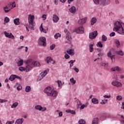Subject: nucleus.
Returning <instances> with one entry per match:
<instances>
[{
    "label": "nucleus",
    "instance_id": "f257e3e1",
    "mask_svg": "<svg viewBox=\"0 0 124 124\" xmlns=\"http://www.w3.org/2000/svg\"><path fill=\"white\" fill-rule=\"evenodd\" d=\"M34 16L30 15V17L28 18L29 25H25V28L27 32H29L30 31L29 29H30V30H34V27L35 26V22H34Z\"/></svg>",
    "mask_w": 124,
    "mask_h": 124
},
{
    "label": "nucleus",
    "instance_id": "f03ea898",
    "mask_svg": "<svg viewBox=\"0 0 124 124\" xmlns=\"http://www.w3.org/2000/svg\"><path fill=\"white\" fill-rule=\"evenodd\" d=\"M123 23H121L120 21H116L114 23V28H113V31L116 30V31L121 34V35H124V28H123Z\"/></svg>",
    "mask_w": 124,
    "mask_h": 124
},
{
    "label": "nucleus",
    "instance_id": "7ed1b4c3",
    "mask_svg": "<svg viewBox=\"0 0 124 124\" xmlns=\"http://www.w3.org/2000/svg\"><path fill=\"white\" fill-rule=\"evenodd\" d=\"M45 93L48 96H52V97H57L58 96V92L54 90L51 87L48 86L44 90Z\"/></svg>",
    "mask_w": 124,
    "mask_h": 124
},
{
    "label": "nucleus",
    "instance_id": "20e7f679",
    "mask_svg": "<svg viewBox=\"0 0 124 124\" xmlns=\"http://www.w3.org/2000/svg\"><path fill=\"white\" fill-rule=\"evenodd\" d=\"M14 7H16V4H15V1H13V2H10L8 4V6H6L3 8V9L5 12V13H8L11 9L14 8Z\"/></svg>",
    "mask_w": 124,
    "mask_h": 124
},
{
    "label": "nucleus",
    "instance_id": "39448f33",
    "mask_svg": "<svg viewBox=\"0 0 124 124\" xmlns=\"http://www.w3.org/2000/svg\"><path fill=\"white\" fill-rule=\"evenodd\" d=\"M49 69H47L41 72L38 78V81H41L43 78H44V77H45V76L48 74V72H49Z\"/></svg>",
    "mask_w": 124,
    "mask_h": 124
},
{
    "label": "nucleus",
    "instance_id": "423d86ee",
    "mask_svg": "<svg viewBox=\"0 0 124 124\" xmlns=\"http://www.w3.org/2000/svg\"><path fill=\"white\" fill-rule=\"evenodd\" d=\"M38 45L40 46H43V47H46V38L44 37H40L38 41Z\"/></svg>",
    "mask_w": 124,
    "mask_h": 124
},
{
    "label": "nucleus",
    "instance_id": "0eeeda50",
    "mask_svg": "<svg viewBox=\"0 0 124 124\" xmlns=\"http://www.w3.org/2000/svg\"><path fill=\"white\" fill-rule=\"evenodd\" d=\"M111 3V0H100L99 5L101 6H106V5H109Z\"/></svg>",
    "mask_w": 124,
    "mask_h": 124
},
{
    "label": "nucleus",
    "instance_id": "6e6552de",
    "mask_svg": "<svg viewBox=\"0 0 124 124\" xmlns=\"http://www.w3.org/2000/svg\"><path fill=\"white\" fill-rule=\"evenodd\" d=\"M98 34L97 31H95L89 33V38L90 39H94L96 38Z\"/></svg>",
    "mask_w": 124,
    "mask_h": 124
},
{
    "label": "nucleus",
    "instance_id": "1a4fd4ad",
    "mask_svg": "<svg viewBox=\"0 0 124 124\" xmlns=\"http://www.w3.org/2000/svg\"><path fill=\"white\" fill-rule=\"evenodd\" d=\"M111 85L114 87H116L117 88H122V87H123V84H122V83L117 80H114L111 82Z\"/></svg>",
    "mask_w": 124,
    "mask_h": 124
},
{
    "label": "nucleus",
    "instance_id": "9d476101",
    "mask_svg": "<svg viewBox=\"0 0 124 124\" xmlns=\"http://www.w3.org/2000/svg\"><path fill=\"white\" fill-rule=\"evenodd\" d=\"M76 32H77V33H84V28H83V26H80L76 30Z\"/></svg>",
    "mask_w": 124,
    "mask_h": 124
},
{
    "label": "nucleus",
    "instance_id": "9b49d317",
    "mask_svg": "<svg viewBox=\"0 0 124 124\" xmlns=\"http://www.w3.org/2000/svg\"><path fill=\"white\" fill-rule=\"evenodd\" d=\"M46 62L47 63H50H50H52V64H55V63L56 62V61L53 60V59H52V57L50 56L46 57Z\"/></svg>",
    "mask_w": 124,
    "mask_h": 124
},
{
    "label": "nucleus",
    "instance_id": "f8f14e48",
    "mask_svg": "<svg viewBox=\"0 0 124 124\" xmlns=\"http://www.w3.org/2000/svg\"><path fill=\"white\" fill-rule=\"evenodd\" d=\"M52 20L54 23H58V22H59V20H60V18L59 16H57L56 14H54L53 15Z\"/></svg>",
    "mask_w": 124,
    "mask_h": 124
},
{
    "label": "nucleus",
    "instance_id": "ddd939ff",
    "mask_svg": "<svg viewBox=\"0 0 124 124\" xmlns=\"http://www.w3.org/2000/svg\"><path fill=\"white\" fill-rule=\"evenodd\" d=\"M87 22V17H85L82 19H80L78 21V23L79 25H84L85 23Z\"/></svg>",
    "mask_w": 124,
    "mask_h": 124
},
{
    "label": "nucleus",
    "instance_id": "4468645a",
    "mask_svg": "<svg viewBox=\"0 0 124 124\" xmlns=\"http://www.w3.org/2000/svg\"><path fill=\"white\" fill-rule=\"evenodd\" d=\"M111 71H122V69L119 66H115L111 69Z\"/></svg>",
    "mask_w": 124,
    "mask_h": 124
},
{
    "label": "nucleus",
    "instance_id": "2eb2a0df",
    "mask_svg": "<svg viewBox=\"0 0 124 124\" xmlns=\"http://www.w3.org/2000/svg\"><path fill=\"white\" fill-rule=\"evenodd\" d=\"M25 68L26 72H30V71L32 69V67L30 64H27Z\"/></svg>",
    "mask_w": 124,
    "mask_h": 124
},
{
    "label": "nucleus",
    "instance_id": "dca6fc26",
    "mask_svg": "<svg viewBox=\"0 0 124 124\" xmlns=\"http://www.w3.org/2000/svg\"><path fill=\"white\" fill-rule=\"evenodd\" d=\"M24 123V119H18L16 120L15 124H22Z\"/></svg>",
    "mask_w": 124,
    "mask_h": 124
},
{
    "label": "nucleus",
    "instance_id": "f3484780",
    "mask_svg": "<svg viewBox=\"0 0 124 124\" xmlns=\"http://www.w3.org/2000/svg\"><path fill=\"white\" fill-rule=\"evenodd\" d=\"M66 38L69 41H71L72 40V38L71 37V34H70V32H67V33L66 34Z\"/></svg>",
    "mask_w": 124,
    "mask_h": 124
},
{
    "label": "nucleus",
    "instance_id": "a211bd4d",
    "mask_svg": "<svg viewBox=\"0 0 124 124\" xmlns=\"http://www.w3.org/2000/svg\"><path fill=\"white\" fill-rule=\"evenodd\" d=\"M70 13L72 14H74L76 12V8L75 6H72L69 9Z\"/></svg>",
    "mask_w": 124,
    "mask_h": 124
},
{
    "label": "nucleus",
    "instance_id": "6ab92c4d",
    "mask_svg": "<svg viewBox=\"0 0 124 124\" xmlns=\"http://www.w3.org/2000/svg\"><path fill=\"white\" fill-rule=\"evenodd\" d=\"M14 23L16 26L20 25V18H16L14 20Z\"/></svg>",
    "mask_w": 124,
    "mask_h": 124
},
{
    "label": "nucleus",
    "instance_id": "aec40b11",
    "mask_svg": "<svg viewBox=\"0 0 124 124\" xmlns=\"http://www.w3.org/2000/svg\"><path fill=\"white\" fill-rule=\"evenodd\" d=\"M67 53L71 55V56H74V55L75 54L74 53V49H70L69 50H67Z\"/></svg>",
    "mask_w": 124,
    "mask_h": 124
},
{
    "label": "nucleus",
    "instance_id": "412c9836",
    "mask_svg": "<svg viewBox=\"0 0 124 124\" xmlns=\"http://www.w3.org/2000/svg\"><path fill=\"white\" fill-rule=\"evenodd\" d=\"M96 21H97V19H96V18H95V17L92 18V19L91 21V26H93V24H95V23H96Z\"/></svg>",
    "mask_w": 124,
    "mask_h": 124
},
{
    "label": "nucleus",
    "instance_id": "4be33fe9",
    "mask_svg": "<svg viewBox=\"0 0 124 124\" xmlns=\"http://www.w3.org/2000/svg\"><path fill=\"white\" fill-rule=\"evenodd\" d=\"M25 63H27V64H30V65H32V60L31 59H29L27 61H25Z\"/></svg>",
    "mask_w": 124,
    "mask_h": 124
},
{
    "label": "nucleus",
    "instance_id": "5701e85b",
    "mask_svg": "<svg viewBox=\"0 0 124 124\" xmlns=\"http://www.w3.org/2000/svg\"><path fill=\"white\" fill-rule=\"evenodd\" d=\"M92 102L93 104H98V100L95 98H92Z\"/></svg>",
    "mask_w": 124,
    "mask_h": 124
},
{
    "label": "nucleus",
    "instance_id": "b1692460",
    "mask_svg": "<svg viewBox=\"0 0 124 124\" xmlns=\"http://www.w3.org/2000/svg\"><path fill=\"white\" fill-rule=\"evenodd\" d=\"M98 124V118H94L92 121V124Z\"/></svg>",
    "mask_w": 124,
    "mask_h": 124
},
{
    "label": "nucleus",
    "instance_id": "393cba45",
    "mask_svg": "<svg viewBox=\"0 0 124 124\" xmlns=\"http://www.w3.org/2000/svg\"><path fill=\"white\" fill-rule=\"evenodd\" d=\"M16 75H12L10 76L9 79L10 80V81H14L16 79Z\"/></svg>",
    "mask_w": 124,
    "mask_h": 124
},
{
    "label": "nucleus",
    "instance_id": "a878e982",
    "mask_svg": "<svg viewBox=\"0 0 124 124\" xmlns=\"http://www.w3.org/2000/svg\"><path fill=\"white\" fill-rule=\"evenodd\" d=\"M24 63V60H20L17 62V66H22L23 65V64Z\"/></svg>",
    "mask_w": 124,
    "mask_h": 124
},
{
    "label": "nucleus",
    "instance_id": "bb28decb",
    "mask_svg": "<svg viewBox=\"0 0 124 124\" xmlns=\"http://www.w3.org/2000/svg\"><path fill=\"white\" fill-rule=\"evenodd\" d=\"M32 65H33V66H39L40 64L39 63V62L36 61L32 62Z\"/></svg>",
    "mask_w": 124,
    "mask_h": 124
},
{
    "label": "nucleus",
    "instance_id": "cd10ccee",
    "mask_svg": "<svg viewBox=\"0 0 124 124\" xmlns=\"http://www.w3.org/2000/svg\"><path fill=\"white\" fill-rule=\"evenodd\" d=\"M116 54L117 55H119L120 56H124V51L123 50H120L119 51H116Z\"/></svg>",
    "mask_w": 124,
    "mask_h": 124
},
{
    "label": "nucleus",
    "instance_id": "c85d7f7f",
    "mask_svg": "<svg viewBox=\"0 0 124 124\" xmlns=\"http://www.w3.org/2000/svg\"><path fill=\"white\" fill-rule=\"evenodd\" d=\"M42 108V107L40 105H36L35 106V109H36V110H38L39 111H41Z\"/></svg>",
    "mask_w": 124,
    "mask_h": 124
},
{
    "label": "nucleus",
    "instance_id": "c756f323",
    "mask_svg": "<svg viewBox=\"0 0 124 124\" xmlns=\"http://www.w3.org/2000/svg\"><path fill=\"white\" fill-rule=\"evenodd\" d=\"M96 45L97 47H100V48H102L103 47V44H102L101 41L98 42Z\"/></svg>",
    "mask_w": 124,
    "mask_h": 124
},
{
    "label": "nucleus",
    "instance_id": "7c9ffc66",
    "mask_svg": "<svg viewBox=\"0 0 124 124\" xmlns=\"http://www.w3.org/2000/svg\"><path fill=\"white\" fill-rule=\"evenodd\" d=\"M31 86H26L25 88V92L26 93H30V92H31Z\"/></svg>",
    "mask_w": 124,
    "mask_h": 124
},
{
    "label": "nucleus",
    "instance_id": "2f4dec72",
    "mask_svg": "<svg viewBox=\"0 0 124 124\" xmlns=\"http://www.w3.org/2000/svg\"><path fill=\"white\" fill-rule=\"evenodd\" d=\"M107 102H108V99H102L100 103L102 105H104V104H106Z\"/></svg>",
    "mask_w": 124,
    "mask_h": 124
},
{
    "label": "nucleus",
    "instance_id": "473e14b6",
    "mask_svg": "<svg viewBox=\"0 0 124 124\" xmlns=\"http://www.w3.org/2000/svg\"><path fill=\"white\" fill-rule=\"evenodd\" d=\"M61 35L60 33H56L54 35V38H55V39H58L59 37H61Z\"/></svg>",
    "mask_w": 124,
    "mask_h": 124
},
{
    "label": "nucleus",
    "instance_id": "72a5a7b5",
    "mask_svg": "<svg viewBox=\"0 0 124 124\" xmlns=\"http://www.w3.org/2000/svg\"><path fill=\"white\" fill-rule=\"evenodd\" d=\"M70 83H73V85H75L76 83V80L74 79V78H71L70 79Z\"/></svg>",
    "mask_w": 124,
    "mask_h": 124
},
{
    "label": "nucleus",
    "instance_id": "f704fd0d",
    "mask_svg": "<svg viewBox=\"0 0 124 124\" xmlns=\"http://www.w3.org/2000/svg\"><path fill=\"white\" fill-rule=\"evenodd\" d=\"M79 124H86V121L83 119H80L78 121Z\"/></svg>",
    "mask_w": 124,
    "mask_h": 124
},
{
    "label": "nucleus",
    "instance_id": "c9c22d12",
    "mask_svg": "<svg viewBox=\"0 0 124 124\" xmlns=\"http://www.w3.org/2000/svg\"><path fill=\"white\" fill-rule=\"evenodd\" d=\"M90 48V52L92 53V52H93V45L91 44L89 46Z\"/></svg>",
    "mask_w": 124,
    "mask_h": 124
},
{
    "label": "nucleus",
    "instance_id": "e433bc0d",
    "mask_svg": "<svg viewBox=\"0 0 124 124\" xmlns=\"http://www.w3.org/2000/svg\"><path fill=\"white\" fill-rule=\"evenodd\" d=\"M93 1L96 5H99V4H100V0H93Z\"/></svg>",
    "mask_w": 124,
    "mask_h": 124
},
{
    "label": "nucleus",
    "instance_id": "4c0bfd02",
    "mask_svg": "<svg viewBox=\"0 0 124 124\" xmlns=\"http://www.w3.org/2000/svg\"><path fill=\"white\" fill-rule=\"evenodd\" d=\"M102 40L104 42L107 41V37L105 36V35H103L102 36Z\"/></svg>",
    "mask_w": 124,
    "mask_h": 124
},
{
    "label": "nucleus",
    "instance_id": "58836bf2",
    "mask_svg": "<svg viewBox=\"0 0 124 124\" xmlns=\"http://www.w3.org/2000/svg\"><path fill=\"white\" fill-rule=\"evenodd\" d=\"M18 102L14 103L11 106V108H16L18 106Z\"/></svg>",
    "mask_w": 124,
    "mask_h": 124
},
{
    "label": "nucleus",
    "instance_id": "ea45409f",
    "mask_svg": "<svg viewBox=\"0 0 124 124\" xmlns=\"http://www.w3.org/2000/svg\"><path fill=\"white\" fill-rule=\"evenodd\" d=\"M108 63H104V62H101V65L102 66H104V67H108Z\"/></svg>",
    "mask_w": 124,
    "mask_h": 124
},
{
    "label": "nucleus",
    "instance_id": "a19ab883",
    "mask_svg": "<svg viewBox=\"0 0 124 124\" xmlns=\"http://www.w3.org/2000/svg\"><path fill=\"white\" fill-rule=\"evenodd\" d=\"M57 83L58 84L59 88H61V87H62V81L58 80Z\"/></svg>",
    "mask_w": 124,
    "mask_h": 124
},
{
    "label": "nucleus",
    "instance_id": "79ce46f5",
    "mask_svg": "<svg viewBox=\"0 0 124 124\" xmlns=\"http://www.w3.org/2000/svg\"><path fill=\"white\" fill-rule=\"evenodd\" d=\"M10 21L9 18H8V17H5L4 18V23H9Z\"/></svg>",
    "mask_w": 124,
    "mask_h": 124
},
{
    "label": "nucleus",
    "instance_id": "37998d69",
    "mask_svg": "<svg viewBox=\"0 0 124 124\" xmlns=\"http://www.w3.org/2000/svg\"><path fill=\"white\" fill-rule=\"evenodd\" d=\"M8 38H12V39H14L15 38L14 37V35L12 34V33H10L9 35Z\"/></svg>",
    "mask_w": 124,
    "mask_h": 124
},
{
    "label": "nucleus",
    "instance_id": "c03bdc74",
    "mask_svg": "<svg viewBox=\"0 0 124 124\" xmlns=\"http://www.w3.org/2000/svg\"><path fill=\"white\" fill-rule=\"evenodd\" d=\"M56 47V45L55 44H52L50 46V50H54Z\"/></svg>",
    "mask_w": 124,
    "mask_h": 124
},
{
    "label": "nucleus",
    "instance_id": "a18cd8bd",
    "mask_svg": "<svg viewBox=\"0 0 124 124\" xmlns=\"http://www.w3.org/2000/svg\"><path fill=\"white\" fill-rule=\"evenodd\" d=\"M19 71L23 72V71H26V69H25V68H24V67H20L19 68Z\"/></svg>",
    "mask_w": 124,
    "mask_h": 124
},
{
    "label": "nucleus",
    "instance_id": "49530a36",
    "mask_svg": "<svg viewBox=\"0 0 124 124\" xmlns=\"http://www.w3.org/2000/svg\"><path fill=\"white\" fill-rule=\"evenodd\" d=\"M15 122V120H13L12 121H7L5 124H13Z\"/></svg>",
    "mask_w": 124,
    "mask_h": 124
},
{
    "label": "nucleus",
    "instance_id": "de8ad7c7",
    "mask_svg": "<svg viewBox=\"0 0 124 124\" xmlns=\"http://www.w3.org/2000/svg\"><path fill=\"white\" fill-rule=\"evenodd\" d=\"M40 31L41 32H43V31H44V29L43 28V26H42V24L40 26Z\"/></svg>",
    "mask_w": 124,
    "mask_h": 124
},
{
    "label": "nucleus",
    "instance_id": "09e8293b",
    "mask_svg": "<svg viewBox=\"0 0 124 124\" xmlns=\"http://www.w3.org/2000/svg\"><path fill=\"white\" fill-rule=\"evenodd\" d=\"M5 102H7V100L0 99V103H4Z\"/></svg>",
    "mask_w": 124,
    "mask_h": 124
},
{
    "label": "nucleus",
    "instance_id": "8fccbe9b",
    "mask_svg": "<svg viewBox=\"0 0 124 124\" xmlns=\"http://www.w3.org/2000/svg\"><path fill=\"white\" fill-rule=\"evenodd\" d=\"M117 99L118 100H123V97L121 95L117 96Z\"/></svg>",
    "mask_w": 124,
    "mask_h": 124
},
{
    "label": "nucleus",
    "instance_id": "3c124183",
    "mask_svg": "<svg viewBox=\"0 0 124 124\" xmlns=\"http://www.w3.org/2000/svg\"><path fill=\"white\" fill-rule=\"evenodd\" d=\"M115 44H116L117 46L119 47L120 46V41L119 40H116L115 41Z\"/></svg>",
    "mask_w": 124,
    "mask_h": 124
},
{
    "label": "nucleus",
    "instance_id": "603ef678",
    "mask_svg": "<svg viewBox=\"0 0 124 124\" xmlns=\"http://www.w3.org/2000/svg\"><path fill=\"white\" fill-rule=\"evenodd\" d=\"M4 34H5L6 37H9V34H10L9 33H8V32H6V31H4Z\"/></svg>",
    "mask_w": 124,
    "mask_h": 124
},
{
    "label": "nucleus",
    "instance_id": "864d4df0",
    "mask_svg": "<svg viewBox=\"0 0 124 124\" xmlns=\"http://www.w3.org/2000/svg\"><path fill=\"white\" fill-rule=\"evenodd\" d=\"M69 58H70V56H69V55L67 54H66L65 55V58L66 59V60H68V59H69Z\"/></svg>",
    "mask_w": 124,
    "mask_h": 124
},
{
    "label": "nucleus",
    "instance_id": "5fc2aeb1",
    "mask_svg": "<svg viewBox=\"0 0 124 124\" xmlns=\"http://www.w3.org/2000/svg\"><path fill=\"white\" fill-rule=\"evenodd\" d=\"M74 70H75V71H76V72H77V73L79 72V69H78V68L77 67L74 68Z\"/></svg>",
    "mask_w": 124,
    "mask_h": 124
},
{
    "label": "nucleus",
    "instance_id": "6e6d98bb",
    "mask_svg": "<svg viewBox=\"0 0 124 124\" xmlns=\"http://www.w3.org/2000/svg\"><path fill=\"white\" fill-rule=\"evenodd\" d=\"M70 114H72V115H76V112H75V110H71Z\"/></svg>",
    "mask_w": 124,
    "mask_h": 124
},
{
    "label": "nucleus",
    "instance_id": "4d7b16f0",
    "mask_svg": "<svg viewBox=\"0 0 124 124\" xmlns=\"http://www.w3.org/2000/svg\"><path fill=\"white\" fill-rule=\"evenodd\" d=\"M107 56H108V58L111 57V56H112V54L111 53V51H109L108 52V53L107 54Z\"/></svg>",
    "mask_w": 124,
    "mask_h": 124
},
{
    "label": "nucleus",
    "instance_id": "13d9d810",
    "mask_svg": "<svg viewBox=\"0 0 124 124\" xmlns=\"http://www.w3.org/2000/svg\"><path fill=\"white\" fill-rule=\"evenodd\" d=\"M46 110H47V108H46V107H42V109L41 111H42V112H44V111H46Z\"/></svg>",
    "mask_w": 124,
    "mask_h": 124
},
{
    "label": "nucleus",
    "instance_id": "bf43d9fd",
    "mask_svg": "<svg viewBox=\"0 0 124 124\" xmlns=\"http://www.w3.org/2000/svg\"><path fill=\"white\" fill-rule=\"evenodd\" d=\"M22 89V86L21 85H19L17 87V91H21Z\"/></svg>",
    "mask_w": 124,
    "mask_h": 124
},
{
    "label": "nucleus",
    "instance_id": "052dcab7",
    "mask_svg": "<svg viewBox=\"0 0 124 124\" xmlns=\"http://www.w3.org/2000/svg\"><path fill=\"white\" fill-rule=\"evenodd\" d=\"M76 62V60H71V61H70L68 62V63H73H73H74V62Z\"/></svg>",
    "mask_w": 124,
    "mask_h": 124
},
{
    "label": "nucleus",
    "instance_id": "680f3d73",
    "mask_svg": "<svg viewBox=\"0 0 124 124\" xmlns=\"http://www.w3.org/2000/svg\"><path fill=\"white\" fill-rule=\"evenodd\" d=\"M54 3H55V5H58V4L59 3V0H55Z\"/></svg>",
    "mask_w": 124,
    "mask_h": 124
},
{
    "label": "nucleus",
    "instance_id": "e2e57ef3",
    "mask_svg": "<svg viewBox=\"0 0 124 124\" xmlns=\"http://www.w3.org/2000/svg\"><path fill=\"white\" fill-rule=\"evenodd\" d=\"M104 97H105V98H110V97H111V95H105Z\"/></svg>",
    "mask_w": 124,
    "mask_h": 124
},
{
    "label": "nucleus",
    "instance_id": "0e129e2a",
    "mask_svg": "<svg viewBox=\"0 0 124 124\" xmlns=\"http://www.w3.org/2000/svg\"><path fill=\"white\" fill-rule=\"evenodd\" d=\"M115 32H112L109 34V36H115Z\"/></svg>",
    "mask_w": 124,
    "mask_h": 124
},
{
    "label": "nucleus",
    "instance_id": "69168bd1",
    "mask_svg": "<svg viewBox=\"0 0 124 124\" xmlns=\"http://www.w3.org/2000/svg\"><path fill=\"white\" fill-rule=\"evenodd\" d=\"M59 1L62 3H65V2L66 1V0H59Z\"/></svg>",
    "mask_w": 124,
    "mask_h": 124
},
{
    "label": "nucleus",
    "instance_id": "338daca9",
    "mask_svg": "<svg viewBox=\"0 0 124 124\" xmlns=\"http://www.w3.org/2000/svg\"><path fill=\"white\" fill-rule=\"evenodd\" d=\"M85 105H82L80 107V110H82V109H84V108H85Z\"/></svg>",
    "mask_w": 124,
    "mask_h": 124
},
{
    "label": "nucleus",
    "instance_id": "774afa93",
    "mask_svg": "<svg viewBox=\"0 0 124 124\" xmlns=\"http://www.w3.org/2000/svg\"><path fill=\"white\" fill-rule=\"evenodd\" d=\"M59 117H62V112L61 111L59 113Z\"/></svg>",
    "mask_w": 124,
    "mask_h": 124
}]
</instances>
